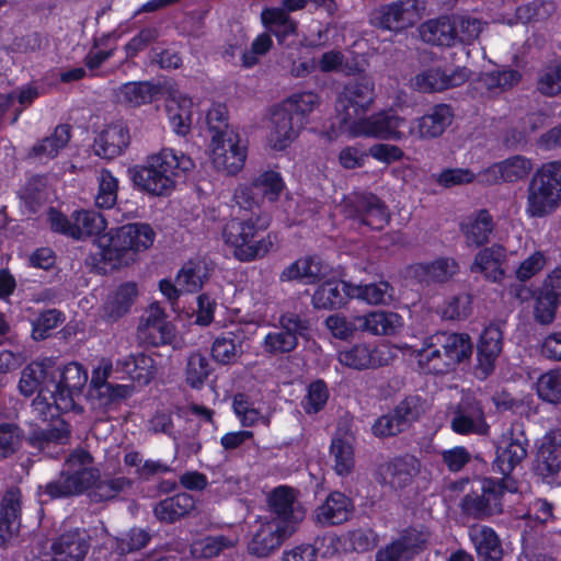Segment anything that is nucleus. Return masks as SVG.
Returning a JSON list of instances; mask_svg holds the SVG:
<instances>
[{"label":"nucleus","instance_id":"5701e85b","mask_svg":"<svg viewBox=\"0 0 561 561\" xmlns=\"http://www.w3.org/2000/svg\"><path fill=\"white\" fill-rule=\"evenodd\" d=\"M138 336L151 346L169 344L174 339V327L167 320L159 305L152 304L146 310L138 327Z\"/></svg>","mask_w":561,"mask_h":561},{"label":"nucleus","instance_id":"1a4fd4ad","mask_svg":"<svg viewBox=\"0 0 561 561\" xmlns=\"http://www.w3.org/2000/svg\"><path fill=\"white\" fill-rule=\"evenodd\" d=\"M432 540V531L423 524L401 529L396 538L381 547L375 561H412L425 551Z\"/></svg>","mask_w":561,"mask_h":561},{"label":"nucleus","instance_id":"6e6d98bb","mask_svg":"<svg viewBox=\"0 0 561 561\" xmlns=\"http://www.w3.org/2000/svg\"><path fill=\"white\" fill-rule=\"evenodd\" d=\"M534 470L535 473L546 483H556L561 471L560 454L551 451L546 447H539L536 455Z\"/></svg>","mask_w":561,"mask_h":561},{"label":"nucleus","instance_id":"39448f33","mask_svg":"<svg viewBox=\"0 0 561 561\" xmlns=\"http://www.w3.org/2000/svg\"><path fill=\"white\" fill-rule=\"evenodd\" d=\"M93 458L88 451L75 450L66 459L59 477L39 485V493L51 500L89 493L98 478V469L91 466Z\"/></svg>","mask_w":561,"mask_h":561},{"label":"nucleus","instance_id":"3c124183","mask_svg":"<svg viewBox=\"0 0 561 561\" xmlns=\"http://www.w3.org/2000/svg\"><path fill=\"white\" fill-rule=\"evenodd\" d=\"M117 365L127 373L133 380H137L141 383H148L156 374V367L153 359L144 354L138 353L136 355H129L117 362Z\"/></svg>","mask_w":561,"mask_h":561},{"label":"nucleus","instance_id":"423d86ee","mask_svg":"<svg viewBox=\"0 0 561 561\" xmlns=\"http://www.w3.org/2000/svg\"><path fill=\"white\" fill-rule=\"evenodd\" d=\"M156 239V232L149 224L134 222L122 226L107 239L101 249V259L112 268L128 265L137 252L149 249Z\"/></svg>","mask_w":561,"mask_h":561},{"label":"nucleus","instance_id":"9b49d317","mask_svg":"<svg viewBox=\"0 0 561 561\" xmlns=\"http://www.w3.org/2000/svg\"><path fill=\"white\" fill-rule=\"evenodd\" d=\"M513 491L504 479L486 478L480 481V492L472 491L461 500L462 512L476 519H485L503 512L505 491Z\"/></svg>","mask_w":561,"mask_h":561},{"label":"nucleus","instance_id":"ddd939ff","mask_svg":"<svg viewBox=\"0 0 561 561\" xmlns=\"http://www.w3.org/2000/svg\"><path fill=\"white\" fill-rule=\"evenodd\" d=\"M53 374L48 382L49 390L59 394L58 408L81 412L82 408L77 403L88 381V373L79 363H69L64 367H57L53 362Z\"/></svg>","mask_w":561,"mask_h":561},{"label":"nucleus","instance_id":"412c9836","mask_svg":"<svg viewBox=\"0 0 561 561\" xmlns=\"http://www.w3.org/2000/svg\"><path fill=\"white\" fill-rule=\"evenodd\" d=\"M421 472V461L413 455L405 454L381 463L378 467V481L391 489H403L411 484Z\"/></svg>","mask_w":561,"mask_h":561},{"label":"nucleus","instance_id":"a19ab883","mask_svg":"<svg viewBox=\"0 0 561 561\" xmlns=\"http://www.w3.org/2000/svg\"><path fill=\"white\" fill-rule=\"evenodd\" d=\"M493 230L494 221L486 209H480L468 217L467 221L461 225V231L465 234L467 243L474 247L485 244Z\"/></svg>","mask_w":561,"mask_h":561},{"label":"nucleus","instance_id":"8fccbe9b","mask_svg":"<svg viewBox=\"0 0 561 561\" xmlns=\"http://www.w3.org/2000/svg\"><path fill=\"white\" fill-rule=\"evenodd\" d=\"M242 353V339L233 332L222 333L211 345L213 358L224 365L236 363Z\"/></svg>","mask_w":561,"mask_h":561},{"label":"nucleus","instance_id":"4be33fe9","mask_svg":"<svg viewBox=\"0 0 561 561\" xmlns=\"http://www.w3.org/2000/svg\"><path fill=\"white\" fill-rule=\"evenodd\" d=\"M503 350V333L497 325L486 327L477 344L476 376L485 379L495 369L497 358Z\"/></svg>","mask_w":561,"mask_h":561},{"label":"nucleus","instance_id":"c03bdc74","mask_svg":"<svg viewBox=\"0 0 561 561\" xmlns=\"http://www.w3.org/2000/svg\"><path fill=\"white\" fill-rule=\"evenodd\" d=\"M360 318L362 332L373 335H392L402 327V318L396 312L371 311Z\"/></svg>","mask_w":561,"mask_h":561},{"label":"nucleus","instance_id":"6ab92c4d","mask_svg":"<svg viewBox=\"0 0 561 561\" xmlns=\"http://www.w3.org/2000/svg\"><path fill=\"white\" fill-rule=\"evenodd\" d=\"M459 272L453 257L440 256L432 262H419L407 266L404 277L420 285L445 284Z\"/></svg>","mask_w":561,"mask_h":561},{"label":"nucleus","instance_id":"aec40b11","mask_svg":"<svg viewBox=\"0 0 561 561\" xmlns=\"http://www.w3.org/2000/svg\"><path fill=\"white\" fill-rule=\"evenodd\" d=\"M467 67L457 66L449 72L440 67H433L419 72L412 79V87L423 93L442 92L462 85L470 78Z\"/></svg>","mask_w":561,"mask_h":561},{"label":"nucleus","instance_id":"2f4dec72","mask_svg":"<svg viewBox=\"0 0 561 561\" xmlns=\"http://www.w3.org/2000/svg\"><path fill=\"white\" fill-rule=\"evenodd\" d=\"M507 259L506 250L500 244H493L480 250L470 266L472 273H481L493 283H500L505 277L503 264Z\"/></svg>","mask_w":561,"mask_h":561},{"label":"nucleus","instance_id":"37998d69","mask_svg":"<svg viewBox=\"0 0 561 561\" xmlns=\"http://www.w3.org/2000/svg\"><path fill=\"white\" fill-rule=\"evenodd\" d=\"M195 506L188 493H178L160 501L153 508L154 516L163 523H173L187 515Z\"/></svg>","mask_w":561,"mask_h":561},{"label":"nucleus","instance_id":"a878e982","mask_svg":"<svg viewBox=\"0 0 561 561\" xmlns=\"http://www.w3.org/2000/svg\"><path fill=\"white\" fill-rule=\"evenodd\" d=\"M272 130L268 136L270 146L275 150L286 149L299 135L304 123L284 105L277 106L272 114Z\"/></svg>","mask_w":561,"mask_h":561},{"label":"nucleus","instance_id":"f3484780","mask_svg":"<svg viewBox=\"0 0 561 561\" xmlns=\"http://www.w3.org/2000/svg\"><path fill=\"white\" fill-rule=\"evenodd\" d=\"M291 535L293 528L290 525L271 519L261 522L251 533L247 543V552L255 558H268Z\"/></svg>","mask_w":561,"mask_h":561},{"label":"nucleus","instance_id":"e433bc0d","mask_svg":"<svg viewBox=\"0 0 561 561\" xmlns=\"http://www.w3.org/2000/svg\"><path fill=\"white\" fill-rule=\"evenodd\" d=\"M352 284L339 280H327L313 293L311 304L316 309L334 310L343 307L351 298Z\"/></svg>","mask_w":561,"mask_h":561},{"label":"nucleus","instance_id":"7ed1b4c3","mask_svg":"<svg viewBox=\"0 0 561 561\" xmlns=\"http://www.w3.org/2000/svg\"><path fill=\"white\" fill-rule=\"evenodd\" d=\"M472 354V342L467 333L440 331L426 337L417 352L420 365L428 373L446 374Z\"/></svg>","mask_w":561,"mask_h":561},{"label":"nucleus","instance_id":"603ef678","mask_svg":"<svg viewBox=\"0 0 561 561\" xmlns=\"http://www.w3.org/2000/svg\"><path fill=\"white\" fill-rule=\"evenodd\" d=\"M454 28L455 45H471L483 31L484 23L469 14H450Z\"/></svg>","mask_w":561,"mask_h":561},{"label":"nucleus","instance_id":"2eb2a0df","mask_svg":"<svg viewBox=\"0 0 561 561\" xmlns=\"http://www.w3.org/2000/svg\"><path fill=\"white\" fill-rule=\"evenodd\" d=\"M421 18L417 0H396L385 3L370 14V21L375 26L396 32L413 26Z\"/></svg>","mask_w":561,"mask_h":561},{"label":"nucleus","instance_id":"bf43d9fd","mask_svg":"<svg viewBox=\"0 0 561 561\" xmlns=\"http://www.w3.org/2000/svg\"><path fill=\"white\" fill-rule=\"evenodd\" d=\"M298 345V337L288 331L277 328L268 332L262 341L263 352L278 356L293 352Z\"/></svg>","mask_w":561,"mask_h":561},{"label":"nucleus","instance_id":"72a5a7b5","mask_svg":"<svg viewBox=\"0 0 561 561\" xmlns=\"http://www.w3.org/2000/svg\"><path fill=\"white\" fill-rule=\"evenodd\" d=\"M454 112L448 104H436L423 116L416 119V131L421 139H435L440 137L450 126Z\"/></svg>","mask_w":561,"mask_h":561},{"label":"nucleus","instance_id":"c756f323","mask_svg":"<svg viewBox=\"0 0 561 561\" xmlns=\"http://www.w3.org/2000/svg\"><path fill=\"white\" fill-rule=\"evenodd\" d=\"M130 135L123 122L107 125L94 140V152L103 159L121 156L129 146Z\"/></svg>","mask_w":561,"mask_h":561},{"label":"nucleus","instance_id":"6e6552de","mask_svg":"<svg viewBox=\"0 0 561 561\" xmlns=\"http://www.w3.org/2000/svg\"><path fill=\"white\" fill-rule=\"evenodd\" d=\"M410 122L393 111H381L368 117L359 118L348 133L354 137H371L383 140L400 141L413 134Z\"/></svg>","mask_w":561,"mask_h":561},{"label":"nucleus","instance_id":"bb28decb","mask_svg":"<svg viewBox=\"0 0 561 561\" xmlns=\"http://www.w3.org/2000/svg\"><path fill=\"white\" fill-rule=\"evenodd\" d=\"M71 138V127L60 124L54 131L36 141L27 151L25 159L36 164H47L67 147Z\"/></svg>","mask_w":561,"mask_h":561},{"label":"nucleus","instance_id":"338daca9","mask_svg":"<svg viewBox=\"0 0 561 561\" xmlns=\"http://www.w3.org/2000/svg\"><path fill=\"white\" fill-rule=\"evenodd\" d=\"M539 398L552 404H561V369L549 370L537 380Z\"/></svg>","mask_w":561,"mask_h":561},{"label":"nucleus","instance_id":"f03ea898","mask_svg":"<svg viewBox=\"0 0 561 561\" xmlns=\"http://www.w3.org/2000/svg\"><path fill=\"white\" fill-rule=\"evenodd\" d=\"M270 225L271 217L266 213L252 215L248 219L232 218L222 228V239L237 260L251 262L264 257L274 248L276 237L271 233L255 240Z\"/></svg>","mask_w":561,"mask_h":561},{"label":"nucleus","instance_id":"f704fd0d","mask_svg":"<svg viewBox=\"0 0 561 561\" xmlns=\"http://www.w3.org/2000/svg\"><path fill=\"white\" fill-rule=\"evenodd\" d=\"M328 273V267L318 256H304L283 270L282 282L299 280L305 284H316Z\"/></svg>","mask_w":561,"mask_h":561},{"label":"nucleus","instance_id":"13d9d810","mask_svg":"<svg viewBox=\"0 0 561 561\" xmlns=\"http://www.w3.org/2000/svg\"><path fill=\"white\" fill-rule=\"evenodd\" d=\"M49 386L41 390L32 402V413L36 419L44 422L54 420L59 413L71 412L72 410H64L58 408L59 394L49 390Z\"/></svg>","mask_w":561,"mask_h":561},{"label":"nucleus","instance_id":"a211bd4d","mask_svg":"<svg viewBox=\"0 0 561 561\" xmlns=\"http://www.w3.org/2000/svg\"><path fill=\"white\" fill-rule=\"evenodd\" d=\"M211 161L218 171L227 174L238 173L244 165L247 148L240 144L237 131H228L218 138H211Z\"/></svg>","mask_w":561,"mask_h":561},{"label":"nucleus","instance_id":"680f3d73","mask_svg":"<svg viewBox=\"0 0 561 561\" xmlns=\"http://www.w3.org/2000/svg\"><path fill=\"white\" fill-rule=\"evenodd\" d=\"M192 106V99L186 96H180L178 100L173 99L171 104L168 105L169 118L173 130L178 135H186L190 131Z\"/></svg>","mask_w":561,"mask_h":561},{"label":"nucleus","instance_id":"dca6fc26","mask_svg":"<svg viewBox=\"0 0 561 561\" xmlns=\"http://www.w3.org/2000/svg\"><path fill=\"white\" fill-rule=\"evenodd\" d=\"M450 428L459 435H486L484 409L479 400L470 394L462 396L450 412Z\"/></svg>","mask_w":561,"mask_h":561},{"label":"nucleus","instance_id":"0eeeda50","mask_svg":"<svg viewBox=\"0 0 561 561\" xmlns=\"http://www.w3.org/2000/svg\"><path fill=\"white\" fill-rule=\"evenodd\" d=\"M375 98V83L370 78L360 77L347 82L335 100V112L341 127L348 131V127L370 110Z\"/></svg>","mask_w":561,"mask_h":561},{"label":"nucleus","instance_id":"f8f14e48","mask_svg":"<svg viewBox=\"0 0 561 561\" xmlns=\"http://www.w3.org/2000/svg\"><path fill=\"white\" fill-rule=\"evenodd\" d=\"M47 216L51 230L77 240L98 236L107 226L104 216L93 209L75 210L68 218L56 208L50 207Z\"/></svg>","mask_w":561,"mask_h":561},{"label":"nucleus","instance_id":"c9c22d12","mask_svg":"<svg viewBox=\"0 0 561 561\" xmlns=\"http://www.w3.org/2000/svg\"><path fill=\"white\" fill-rule=\"evenodd\" d=\"M53 359L44 358L43 360L32 362L21 371L19 381L20 393L24 397H31L35 392L48 387V382L53 374Z\"/></svg>","mask_w":561,"mask_h":561},{"label":"nucleus","instance_id":"473e14b6","mask_svg":"<svg viewBox=\"0 0 561 561\" xmlns=\"http://www.w3.org/2000/svg\"><path fill=\"white\" fill-rule=\"evenodd\" d=\"M468 536L481 561L502 560V542L493 528L486 525L476 524L469 527Z\"/></svg>","mask_w":561,"mask_h":561},{"label":"nucleus","instance_id":"4c0bfd02","mask_svg":"<svg viewBox=\"0 0 561 561\" xmlns=\"http://www.w3.org/2000/svg\"><path fill=\"white\" fill-rule=\"evenodd\" d=\"M135 481L125 476H104L98 470V478L93 482V488L89 492V497L94 503L116 500L121 494L130 491Z\"/></svg>","mask_w":561,"mask_h":561},{"label":"nucleus","instance_id":"09e8293b","mask_svg":"<svg viewBox=\"0 0 561 561\" xmlns=\"http://www.w3.org/2000/svg\"><path fill=\"white\" fill-rule=\"evenodd\" d=\"M237 543L238 538L233 536H207L193 542L191 553L196 559H211L228 549L234 548Z\"/></svg>","mask_w":561,"mask_h":561},{"label":"nucleus","instance_id":"58836bf2","mask_svg":"<svg viewBox=\"0 0 561 561\" xmlns=\"http://www.w3.org/2000/svg\"><path fill=\"white\" fill-rule=\"evenodd\" d=\"M137 294L138 290L135 283L122 284L115 291L107 296L102 307L103 319L110 322H115L121 319L129 311Z\"/></svg>","mask_w":561,"mask_h":561},{"label":"nucleus","instance_id":"4d7b16f0","mask_svg":"<svg viewBox=\"0 0 561 561\" xmlns=\"http://www.w3.org/2000/svg\"><path fill=\"white\" fill-rule=\"evenodd\" d=\"M393 288L388 282H378L366 285H352L351 298L362 299L369 305L387 304L392 299Z\"/></svg>","mask_w":561,"mask_h":561},{"label":"nucleus","instance_id":"c85d7f7f","mask_svg":"<svg viewBox=\"0 0 561 561\" xmlns=\"http://www.w3.org/2000/svg\"><path fill=\"white\" fill-rule=\"evenodd\" d=\"M90 548L87 530L75 528L62 533L51 543L53 561H83Z\"/></svg>","mask_w":561,"mask_h":561},{"label":"nucleus","instance_id":"cd10ccee","mask_svg":"<svg viewBox=\"0 0 561 561\" xmlns=\"http://www.w3.org/2000/svg\"><path fill=\"white\" fill-rule=\"evenodd\" d=\"M22 493L18 488L9 489L0 502V546H5L18 536L21 526Z\"/></svg>","mask_w":561,"mask_h":561},{"label":"nucleus","instance_id":"20e7f679","mask_svg":"<svg viewBox=\"0 0 561 561\" xmlns=\"http://www.w3.org/2000/svg\"><path fill=\"white\" fill-rule=\"evenodd\" d=\"M561 206V162L541 164L526 188L525 213L529 218H543Z\"/></svg>","mask_w":561,"mask_h":561},{"label":"nucleus","instance_id":"052dcab7","mask_svg":"<svg viewBox=\"0 0 561 561\" xmlns=\"http://www.w3.org/2000/svg\"><path fill=\"white\" fill-rule=\"evenodd\" d=\"M331 456L334 460V470L340 476L352 472L355 460L354 449L348 437H334L330 447Z\"/></svg>","mask_w":561,"mask_h":561},{"label":"nucleus","instance_id":"5fc2aeb1","mask_svg":"<svg viewBox=\"0 0 561 561\" xmlns=\"http://www.w3.org/2000/svg\"><path fill=\"white\" fill-rule=\"evenodd\" d=\"M262 21L268 31L278 38L279 43H283L287 36L296 32V22L282 8L264 10Z\"/></svg>","mask_w":561,"mask_h":561},{"label":"nucleus","instance_id":"0e129e2a","mask_svg":"<svg viewBox=\"0 0 561 561\" xmlns=\"http://www.w3.org/2000/svg\"><path fill=\"white\" fill-rule=\"evenodd\" d=\"M325 327L335 339L348 340L357 332H362V318L360 316L332 314L327 318Z\"/></svg>","mask_w":561,"mask_h":561},{"label":"nucleus","instance_id":"393cba45","mask_svg":"<svg viewBox=\"0 0 561 561\" xmlns=\"http://www.w3.org/2000/svg\"><path fill=\"white\" fill-rule=\"evenodd\" d=\"M268 505L275 515L271 520L290 525L293 533L296 530V525L305 518V510L296 500L294 489L289 486L276 488L268 497Z\"/></svg>","mask_w":561,"mask_h":561},{"label":"nucleus","instance_id":"9d476101","mask_svg":"<svg viewBox=\"0 0 561 561\" xmlns=\"http://www.w3.org/2000/svg\"><path fill=\"white\" fill-rule=\"evenodd\" d=\"M528 447L525 424L520 421L513 422L497 440L493 471L504 477L510 476L526 459Z\"/></svg>","mask_w":561,"mask_h":561},{"label":"nucleus","instance_id":"864d4df0","mask_svg":"<svg viewBox=\"0 0 561 561\" xmlns=\"http://www.w3.org/2000/svg\"><path fill=\"white\" fill-rule=\"evenodd\" d=\"M208 278L207 267L201 261H188L179 271L175 282L184 293L198 291Z\"/></svg>","mask_w":561,"mask_h":561},{"label":"nucleus","instance_id":"69168bd1","mask_svg":"<svg viewBox=\"0 0 561 561\" xmlns=\"http://www.w3.org/2000/svg\"><path fill=\"white\" fill-rule=\"evenodd\" d=\"M98 184L95 205L104 209L114 207L117 202L118 180L111 171L103 169L98 175Z\"/></svg>","mask_w":561,"mask_h":561},{"label":"nucleus","instance_id":"7c9ffc66","mask_svg":"<svg viewBox=\"0 0 561 561\" xmlns=\"http://www.w3.org/2000/svg\"><path fill=\"white\" fill-rule=\"evenodd\" d=\"M388 351L385 346L370 347L366 344H356L350 350L340 352L339 360L342 365L353 369H369L388 364Z\"/></svg>","mask_w":561,"mask_h":561},{"label":"nucleus","instance_id":"79ce46f5","mask_svg":"<svg viewBox=\"0 0 561 561\" xmlns=\"http://www.w3.org/2000/svg\"><path fill=\"white\" fill-rule=\"evenodd\" d=\"M423 42L437 46H455L454 28L450 15H443L424 22L420 26Z\"/></svg>","mask_w":561,"mask_h":561},{"label":"nucleus","instance_id":"b1692460","mask_svg":"<svg viewBox=\"0 0 561 561\" xmlns=\"http://www.w3.org/2000/svg\"><path fill=\"white\" fill-rule=\"evenodd\" d=\"M533 170V162L524 156H513L501 162H496L484 170L481 182L488 185L497 183H515L525 179Z\"/></svg>","mask_w":561,"mask_h":561},{"label":"nucleus","instance_id":"49530a36","mask_svg":"<svg viewBox=\"0 0 561 561\" xmlns=\"http://www.w3.org/2000/svg\"><path fill=\"white\" fill-rule=\"evenodd\" d=\"M70 425L62 419L55 421L51 427L36 428L28 437L30 444L42 451H46L51 444L65 445L70 438Z\"/></svg>","mask_w":561,"mask_h":561},{"label":"nucleus","instance_id":"f257e3e1","mask_svg":"<svg viewBox=\"0 0 561 561\" xmlns=\"http://www.w3.org/2000/svg\"><path fill=\"white\" fill-rule=\"evenodd\" d=\"M193 160L173 149L163 148L147 158L146 163L131 171V180L142 191L156 195H169L176 180L194 169Z\"/></svg>","mask_w":561,"mask_h":561},{"label":"nucleus","instance_id":"774afa93","mask_svg":"<svg viewBox=\"0 0 561 561\" xmlns=\"http://www.w3.org/2000/svg\"><path fill=\"white\" fill-rule=\"evenodd\" d=\"M252 182L263 201H277L285 187L280 174L275 171H264L254 178Z\"/></svg>","mask_w":561,"mask_h":561},{"label":"nucleus","instance_id":"de8ad7c7","mask_svg":"<svg viewBox=\"0 0 561 561\" xmlns=\"http://www.w3.org/2000/svg\"><path fill=\"white\" fill-rule=\"evenodd\" d=\"M19 198L28 215L36 214L47 201V181L43 175H34L20 188Z\"/></svg>","mask_w":561,"mask_h":561},{"label":"nucleus","instance_id":"ea45409f","mask_svg":"<svg viewBox=\"0 0 561 561\" xmlns=\"http://www.w3.org/2000/svg\"><path fill=\"white\" fill-rule=\"evenodd\" d=\"M352 513L351 501L341 492H332L317 508V522L322 525H339L346 522Z\"/></svg>","mask_w":561,"mask_h":561},{"label":"nucleus","instance_id":"4468645a","mask_svg":"<svg viewBox=\"0 0 561 561\" xmlns=\"http://www.w3.org/2000/svg\"><path fill=\"white\" fill-rule=\"evenodd\" d=\"M345 217L374 230H381L390 219L383 202L371 193H355L341 204Z\"/></svg>","mask_w":561,"mask_h":561},{"label":"nucleus","instance_id":"e2e57ef3","mask_svg":"<svg viewBox=\"0 0 561 561\" xmlns=\"http://www.w3.org/2000/svg\"><path fill=\"white\" fill-rule=\"evenodd\" d=\"M520 80V73L517 70L504 69L484 72L481 75V84L492 94L502 93Z\"/></svg>","mask_w":561,"mask_h":561},{"label":"nucleus","instance_id":"a18cd8bd","mask_svg":"<svg viewBox=\"0 0 561 561\" xmlns=\"http://www.w3.org/2000/svg\"><path fill=\"white\" fill-rule=\"evenodd\" d=\"M159 93V89L148 81L127 82L116 90V99L119 103L137 107L151 103Z\"/></svg>","mask_w":561,"mask_h":561}]
</instances>
